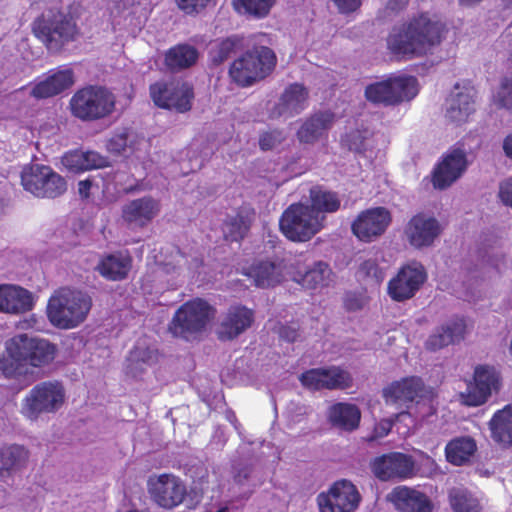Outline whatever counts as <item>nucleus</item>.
Segmentation results:
<instances>
[{"label": "nucleus", "instance_id": "79ce46f5", "mask_svg": "<svg viewBox=\"0 0 512 512\" xmlns=\"http://www.w3.org/2000/svg\"><path fill=\"white\" fill-rule=\"evenodd\" d=\"M448 498L454 512H481L482 510L479 501L466 488L450 489Z\"/></svg>", "mask_w": 512, "mask_h": 512}, {"label": "nucleus", "instance_id": "72a5a7b5", "mask_svg": "<svg viewBox=\"0 0 512 512\" xmlns=\"http://www.w3.org/2000/svg\"><path fill=\"white\" fill-rule=\"evenodd\" d=\"M477 452V443L471 436H457L445 446L444 453L447 462L454 466H464L471 463Z\"/></svg>", "mask_w": 512, "mask_h": 512}, {"label": "nucleus", "instance_id": "9b49d317", "mask_svg": "<svg viewBox=\"0 0 512 512\" xmlns=\"http://www.w3.org/2000/svg\"><path fill=\"white\" fill-rule=\"evenodd\" d=\"M65 390L58 381H44L35 385L25 397L23 414L35 420L42 413H54L64 403Z\"/></svg>", "mask_w": 512, "mask_h": 512}, {"label": "nucleus", "instance_id": "f3484780", "mask_svg": "<svg viewBox=\"0 0 512 512\" xmlns=\"http://www.w3.org/2000/svg\"><path fill=\"white\" fill-rule=\"evenodd\" d=\"M427 279L421 264L413 263L402 266L388 282L387 291L390 298L397 302L411 299L420 290Z\"/></svg>", "mask_w": 512, "mask_h": 512}, {"label": "nucleus", "instance_id": "aec40b11", "mask_svg": "<svg viewBox=\"0 0 512 512\" xmlns=\"http://www.w3.org/2000/svg\"><path fill=\"white\" fill-rule=\"evenodd\" d=\"M454 92L447 99L446 119L456 125L469 121L476 111L477 91L471 82L456 83Z\"/></svg>", "mask_w": 512, "mask_h": 512}, {"label": "nucleus", "instance_id": "ea45409f", "mask_svg": "<svg viewBox=\"0 0 512 512\" xmlns=\"http://www.w3.org/2000/svg\"><path fill=\"white\" fill-rule=\"evenodd\" d=\"M129 372L136 377L138 373H142L146 366L156 365L159 361V353L157 349L136 345L129 354Z\"/></svg>", "mask_w": 512, "mask_h": 512}, {"label": "nucleus", "instance_id": "6ab92c4d", "mask_svg": "<svg viewBox=\"0 0 512 512\" xmlns=\"http://www.w3.org/2000/svg\"><path fill=\"white\" fill-rule=\"evenodd\" d=\"M301 385L310 391L346 389L352 384L351 375L337 366L312 368L299 376Z\"/></svg>", "mask_w": 512, "mask_h": 512}, {"label": "nucleus", "instance_id": "20e7f679", "mask_svg": "<svg viewBox=\"0 0 512 512\" xmlns=\"http://www.w3.org/2000/svg\"><path fill=\"white\" fill-rule=\"evenodd\" d=\"M215 315L216 309L208 301L193 298L175 311L168 324V331L173 337L187 342L199 340Z\"/></svg>", "mask_w": 512, "mask_h": 512}, {"label": "nucleus", "instance_id": "f8f14e48", "mask_svg": "<svg viewBox=\"0 0 512 512\" xmlns=\"http://www.w3.org/2000/svg\"><path fill=\"white\" fill-rule=\"evenodd\" d=\"M468 154V149L463 140L450 147L433 169V186L443 190L459 179L470 164Z\"/></svg>", "mask_w": 512, "mask_h": 512}, {"label": "nucleus", "instance_id": "bf43d9fd", "mask_svg": "<svg viewBox=\"0 0 512 512\" xmlns=\"http://www.w3.org/2000/svg\"><path fill=\"white\" fill-rule=\"evenodd\" d=\"M409 4V0H387L383 13L387 16L397 15Z\"/></svg>", "mask_w": 512, "mask_h": 512}, {"label": "nucleus", "instance_id": "bb28decb", "mask_svg": "<svg viewBox=\"0 0 512 512\" xmlns=\"http://www.w3.org/2000/svg\"><path fill=\"white\" fill-rule=\"evenodd\" d=\"M308 97L309 92L303 84L292 83L281 94L272 114L277 117H294L307 107Z\"/></svg>", "mask_w": 512, "mask_h": 512}, {"label": "nucleus", "instance_id": "c756f323", "mask_svg": "<svg viewBox=\"0 0 512 512\" xmlns=\"http://www.w3.org/2000/svg\"><path fill=\"white\" fill-rule=\"evenodd\" d=\"M465 332V320L461 317H454L437 328L436 331L428 337L425 341V349L435 352L450 344L460 342L464 339Z\"/></svg>", "mask_w": 512, "mask_h": 512}, {"label": "nucleus", "instance_id": "6e6d98bb", "mask_svg": "<svg viewBox=\"0 0 512 512\" xmlns=\"http://www.w3.org/2000/svg\"><path fill=\"white\" fill-rule=\"evenodd\" d=\"M360 269L367 277L375 279L376 282H381L384 279V271L379 267L376 260H365Z\"/></svg>", "mask_w": 512, "mask_h": 512}, {"label": "nucleus", "instance_id": "f704fd0d", "mask_svg": "<svg viewBox=\"0 0 512 512\" xmlns=\"http://www.w3.org/2000/svg\"><path fill=\"white\" fill-rule=\"evenodd\" d=\"M316 216L336 213L341 207L339 193L323 185H314L309 190V204Z\"/></svg>", "mask_w": 512, "mask_h": 512}, {"label": "nucleus", "instance_id": "2f4dec72", "mask_svg": "<svg viewBox=\"0 0 512 512\" xmlns=\"http://www.w3.org/2000/svg\"><path fill=\"white\" fill-rule=\"evenodd\" d=\"M132 263V257L128 252L116 251L104 254L95 270L106 280L122 281L128 277Z\"/></svg>", "mask_w": 512, "mask_h": 512}, {"label": "nucleus", "instance_id": "49530a36", "mask_svg": "<svg viewBox=\"0 0 512 512\" xmlns=\"http://www.w3.org/2000/svg\"><path fill=\"white\" fill-rule=\"evenodd\" d=\"M276 0H233L232 4L237 12H244L258 18L266 17Z\"/></svg>", "mask_w": 512, "mask_h": 512}, {"label": "nucleus", "instance_id": "a19ab883", "mask_svg": "<svg viewBox=\"0 0 512 512\" xmlns=\"http://www.w3.org/2000/svg\"><path fill=\"white\" fill-rule=\"evenodd\" d=\"M243 37L232 35L215 41L209 51V57L214 65H220L233 54L242 49Z\"/></svg>", "mask_w": 512, "mask_h": 512}, {"label": "nucleus", "instance_id": "c03bdc74", "mask_svg": "<svg viewBox=\"0 0 512 512\" xmlns=\"http://www.w3.org/2000/svg\"><path fill=\"white\" fill-rule=\"evenodd\" d=\"M175 81H158L150 85V97L156 106L167 109L174 104L171 98L173 93H182L181 90L174 88Z\"/></svg>", "mask_w": 512, "mask_h": 512}, {"label": "nucleus", "instance_id": "4468645a", "mask_svg": "<svg viewBox=\"0 0 512 512\" xmlns=\"http://www.w3.org/2000/svg\"><path fill=\"white\" fill-rule=\"evenodd\" d=\"M501 383V374L494 366L477 365L473 380L467 384V390L462 394L464 403L474 407L484 404L493 392L500 390Z\"/></svg>", "mask_w": 512, "mask_h": 512}, {"label": "nucleus", "instance_id": "09e8293b", "mask_svg": "<svg viewBox=\"0 0 512 512\" xmlns=\"http://www.w3.org/2000/svg\"><path fill=\"white\" fill-rule=\"evenodd\" d=\"M284 136L281 130L273 129L265 131L259 136V148L262 151H269L284 141Z\"/></svg>", "mask_w": 512, "mask_h": 512}, {"label": "nucleus", "instance_id": "412c9836", "mask_svg": "<svg viewBox=\"0 0 512 512\" xmlns=\"http://www.w3.org/2000/svg\"><path fill=\"white\" fill-rule=\"evenodd\" d=\"M441 231V225L435 217L420 212L410 218L404 234L411 246L420 249L431 246Z\"/></svg>", "mask_w": 512, "mask_h": 512}, {"label": "nucleus", "instance_id": "0eeeda50", "mask_svg": "<svg viewBox=\"0 0 512 512\" xmlns=\"http://www.w3.org/2000/svg\"><path fill=\"white\" fill-rule=\"evenodd\" d=\"M324 216H316L308 204L297 202L290 204L279 219L281 233L291 242L310 241L324 228Z\"/></svg>", "mask_w": 512, "mask_h": 512}, {"label": "nucleus", "instance_id": "58836bf2", "mask_svg": "<svg viewBox=\"0 0 512 512\" xmlns=\"http://www.w3.org/2000/svg\"><path fill=\"white\" fill-rule=\"evenodd\" d=\"M28 451L20 445L0 447V476L10 475L21 469L28 460Z\"/></svg>", "mask_w": 512, "mask_h": 512}, {"label": "nucleus", "instance_id": "3c124183", "mask_svg": "<svg viewBox=\"0 0 512 512\" xmlns=\"http://www.w3.org/2000/svg\"><path fill=\"white\" fill-rule=\"evenodd\" d=\"M128 135L117 133L112 135L106 142V149L114 155H120L127 147Z\"/></svg>", "mask_w": 512, "mask_h": 512}, {"label": "nucleus", "instance_id": "2eb2a0df", "mask_svg": "<svg viewBox=\"0 0 512 512\" xmlns=\"http://www.w3.org/2000/svg\"><path fill=\"white\" fill-rule=\"evenodd\" d=\"M360 501L357 487L346 479L334 482L326 493L317 496L320 512H354Z\"/></svg>", "mask_w": 512, "mask_h": 512}, {"label": "nucleus", "instance_id": "6e6552de", "mask_svg": "<svg viewBox=\"0 0 512 512\" xmlns=\"http://www.w3.org/2000/svg\"><path fill=\"white\" fill-rule=\"evenodd\" d=\"M33 33L50 52H59L78 34L75 21L60 11L42 14L33 23Z\"/></svg>", "mask_w": 512, "mask_h": 512}, {"label": "nucleus", "instance_id": "b1692460", "mask_svg": "<svg viewBox=\"0 0 512 512\" xmlns=\"http://www.w3.org/2000/svg\"><path fill=\"white\" fill-rule=\"evenodd\" d=\"M160 201L152 196L133 199L122 207V219L128 225L144 228L160 213Z\"/></svg>", "mask_w": 512, "mask_h": 512}, {"label": "nucleus", "instance_id": "c9c22d12", "mask_svg": "<svg viewBox=\"0 0 512 512\" xmlns=\"http://www.w3.org/2000/svg\"><path fill=\"white\" fill-rule=\"evenodd\" d=\"M199 58L196 47L179 43L170 47L164 55V64L170 72H179L194 66Z\"/></svg>", "mask_w": 512, "mask_h": 512}, {"label": "nucleus", "instance_id": "cd10ccee", "mask_svg": "<svg viewBox=\"0 0 512 512\" xmlns=\"http://www.w3.org/2000/svg\"><path fill=\"white\" fill-rule=\"evenodd\" d=\"M255 219V208L248 203L242 204L223 223L225 239L231 242L242 241L248 236Z\"/></svg>", "mask_w": 512, "mask_h": 512}, {"label": "nucleus", "instance_id": "a878e982", "mask_svg": "<svg viewBox=\"0 0 512 512\" xmlns=\"http://www.w3.org/2000/svg\"><path fill=\"white\" fill-rule=\"evenodd\" d=\"M74 84V72L70 68L52 70L34 84L30 95L35 99H47L61 94Z\"/></svg>", "mask_w": 512, "mask_h": 512}, {"label": "nucleus", "instance_id": "a211bd4d", "mask_svg": "<svg viewBox=\"0 0 512 512\" xmlns=\"http://www.w3.org/2000/svg\"><path fill=\"white\" fill-rule=\"evenodd\" d=\"M415 461L411 455L390 452L371 462L373 474L381 481L405 480L414 475Z\"/></svg>", "mask_w": 512, "mask_h": 512}, {"label": "nucleus", "instance_id": "7ed1b4c3", "mask_svg": "<svg viewBox=\"0 0 512 512\" xmlns=\"http://www.w3.org/2000/svg\"><path fill=\"white\" fill-rule=\"evenodd\" d=\"M91 306L92 300L87 294L62 287L49 298L46 312L54 327L71 329L86 319Z\"/></svg>", "mask_w": 512, "mask_h": 512}, {"label": "nucleus", "instance_id": "de8ad7c7", "mask_svg": "<svg viewBox=\"0 0 512 512\" xmlns=\"http://www.w3.org/2000/svg\"><path fill=\"white\" fill-rule=\"evenodd\" d=\"M85 152L81 150H72L66 152L62 157L63 165L73 173L86 171Z\"/></svg>", "mask_w": 512, "mask_h": 512}, {"label": "nucleus", "instance_id": "dca6fc26", "mask_svg": "<svg viewBox=\"0 0 512 512\" xmlns=\"http://www.w3.org/2000/svg\"><path fill=\"white\" fill-rule=\"evenodd\" d=\"M392 222L390 211L382 206L361 211L351 224L353 235L370 243L382 236Z\"/></svg>", "mask_w": 512, "mask_h": 512}, {"label": "nucleus", "instance_id": "f03ea898", "mask_svg": "<svg viewBox=\"0 0 512 512\" xmlns=\"http://www.w3.org/2000/svg\"><path fill=\"white\" fill-rule=\"evenodd\" d=\"M58 347L50 340L28 334H17L5 344L0 356V372L6 378H18L51 365Z\"/></svg>", "mask_w": 512, "mask_h": 512}, {"label": "nucleus", "instance_id": "a18cd8bd", "mask_svg": "<svg viewBox=\"0 0 512 512\" xmlns=\"http://www.w3.org/2000/svg\"><path fill=\"white\" fill-rule=\"evenodd\" d=\"M174 88L181 90L182 93H173L171 98L174 104L167 107V109L175 110L179 113L190 111L194 99L193 86L187 82L176 80Z\"/></svg>", "mask_w": 512, "mask_h": 512}, {"label": "nucleus", "instance_id": "052dcab7", "mask_svg": "<svg viewBox=\"0 0 512 512\" xmlns=\"http://www.w3.org/2000/svg\"><path fill=\"white\" fill-rule=\"evenodd\" d=\"M499 197L505 205L512 208V177L500 185Z\"/></svg>", "mask_w": 512, "mask_h": 512}, {"label": "nucleus", "instance_id": "5fc2aeb1", "mask_svg": "<svg viewBox=\"0 0 512 512\" xmlns=\"http://www.w3.org/2000/svg\"><path fill=\"white\" fill-rule=\"evenodd\" d=\"M300 325L298 322H290L280 325L278 334L281 339L293 343L299 338Z\"/></svg>", "mask_w": 512, "mask_h": 512}, {"label": "nucleus", "instance_id": "4d7b16f0", "mask_svg": "<svg viewBox=\"0 0 512 512\" xmlns=\"http://www.w3.org/2000/svg\"><path fill=\"white\" fill-rule=\"evenodd\" d=\"M394 421L392 419L380 420L373 429L372 435L368 438V441H375L377 439L387 436L392 430Z\"/></svg>", "mask_w": 512, "mask_h": 512}, {"label": "nucleus", "instance_id": "9d476101", "mask_svg": "<svg viewBox=\"0 0 512 512\" xmlns=\"http://www.w3.org/2000/svg\"><path fill=\"white\" fill-rule=\"evenodd\" d=\"M23 188L39 198H56L67 189L65 179L50 166L34 164L21 172Z\"/></svg>", "mask_w": 512, "mask_h": 512}, {"label": "nucleus", "instance_id": "69168bd1", "mask_svg": "<svg viewBox=\"0 0 512 512\" xmlns=\"http://www.w3.org/2000/svg\"><path fill=\"white\" fill-rule=\"evenodd\" d=\"M483 0H459L460 4L471 6L482 2Z\"/></svg>", "mask_w": 512, "mask_h": 512}, {"label": "nucleus", "instance_id": "e2e57ef3", "mask_svg": "<svg viewBox=\"0 0 512 512\" xmlns=\"http://www.w3.org/2000/svg\"><path fill=\"white\" fill-rule=\"evenodd\" d=\"M92 188V181L90 179L81 180L78 183V193L82 198H88Z\"/></svg>", "mask_w": 512, "mask_h": 512}, {"label": "nucleus", "instance_id": "37998d69", "mask_svg": "<svg viewBox=\"0 0 512 512\" xmlns=\"http://www.w3.org/2000/svg\"><path fill=\"white\" fill-rule=\"evenodd\" d=\"M332 270L323 261L314 263L302 276V285L308 289H317L328 286Z\"/></svg>", "mask_w": 512, "mask_h": 512}, {"label": "nucleus", "instance_id": "423d86ee", "mask_svg": "<svg viewBox=\"0 0 512 512\" xmlns=\"http://www.w3.org/2000/svg\"><path fill=\"white\" fill-rule=\"evenodd\" d=\"M276 63L277 58L271 48L255 47L232 62L229 75L239 86L248 87L270 75Z\"/></svg>", "mask_w": 512, "mask_h": 512}, {"label": "nucleus", "instance_id": "c85d7f7f", "mask_svg": "<svg viewBox=\"0 0 512 512\" xmlns=\"http://www.w3.org/2000/svg\"><path fill=\"white\" fill-rule=\"evenodd\" d=\"M34 299L32 293L20 286L0 285V312L22 314L32 310Z\"/></svg>", "mask_w": 512, "mask_h": 512}, {"label": "nucleus", "instance_id": "338daca9", "mask_svg": "<svg viewBox=\"0 0 512 512\" xmlns=\"http://www.w3.org/2000/svg\"><path fill=\"white\" fill-rule=\"evenodd\" d=\"M127 512H139V511H137V510H129Z\"/></svg>", "mask_w": 512, "mask_h": 512}, {"label": "nucleus", "instance_id": "864d4df0", "mask_svg": "<svg viewBox=\"0 0 512 512\" xmlns=\"http://www.w3.org/2000/svg\"><path fill=\"white\" fill-rule=\"evenodd\" d=\"M85 168L86 171L92 169H100L108 166L109 161L107 157L101 155L96 151H86L85 152Z\"/></svg>", "mask_w": 512, "mask_h": 512}, {"label": "nucleus", "instance_id": "4be33fe9", "mask_svg": "<svg viewBox=\"0 0 512 512\" xmlns=\"http://www.w3.org/2000/svg\"><path fill=\"white\" fill-rule=\"evenodd\" d=\"M255 320L254 311L244 305L230 306L221 319L216 334L220 341H232L247 331Z\"/></svg>", "mask_w": 512, "mask_h": 512}, {"label": "nucleus", "instance_id": "393cba45", "mask_svg": "<svg viewBox=\"0 0 512 512\" xmlns=\"http://www.w3.org/2000/svg\"><path fill=\"white\" fill-rule=\"evenodd\" d=\"M425 389L424 382L418 376L404 377L393 381L383 389L382 396L387 404L404 405L408 407Z\"/></svg>", "mask_w": 512, "mask_h": 512}, {"label": "nucleus", "instance_id": "680f3d73", "mask_svg": "<svg viewBox=\"0 0 512 512\" xmlns=\"http://www.w3.org/2000/svg\"><path fill=\"white\" fill-rule=\"evenodd\" d=\"M253 468L249 464L241 465L234 473L233 480L238 485H243L251 477Z\"/></svg>", "mask_w": 512, "mask_h": 512}, {"label": "nucleus", "instance_id": "7c9ffc66", "mask_svg": "<svg viewBox=\"0 0 512 512\" xmlns=\"http://www.w3.org/2000/svg\"><path fill=\"white\" fill-rule=\"evenodd\" d=\"M244 274L253 279L255 286L259 288L274 287L280 284L284 278L281 263L270 259L254 261Z\"/></svg>", "mask_w": 512, "mask_h": 512}, {"label": "nucleus", "instance_id": "5701e85b", "mask_svg": "<svg viewBox=\"0 0 512 512\" xmlns=\"http://www.w3.org/2000/svg\"><path fill=\"white\" fill-rule=\"evenodd\" d=\"M398 512H433L431 499L422 491L399 485L394 487L386 497Z\"/></svg>", "mask_w": 512, "mask_h": 512}, {"label": "nucleus", "instance_id": "13d9d810", "mask_svg": "<svg viewBox=\"0 0 512 512\" xmlns=\"http://www.w3.org/2000/svg\"><path fill=\"white\" fill-rule=\"evenodd\" d=\"M340 14H350L361 7L362 0H330Z\"/></svg>", "mask_w": 512, "mask_h": 512}, {"label": "nucleus", "instance_id": "39448f33", "mask_svg": "<svg viewBox=\"0 0 512 512\" xmlns=\"http://www.w3.org/2000/svg\"><path fill=\"white\" fill-rule=\"evenodd\" d=\"M116 95L106 86L87 85L78 89L70 99L74 117L95 122L110 117L116 110Z\"/></svg>", "mask_w": 512, "mask_h": 512}, {"label": "nucleus", "instance_id": "473e14b6", "mask_svg": "<svg viewBox=\"0 0 512 512\" xmlns=\"http://www.w3.org/2000/svg\"><path fill=\"white\" fill-rule=\"evenodd\" d=\"M335 115L331 111H319L309 116L298 129L300 143L314 144L332 127Z\"/></svg>", "mask_w": 512, "mask_h": 512}, {"label": "nucleus", "instance_id": "603ef678", "mask_svg": "<svg viewBox=\"0 0 512 512\" xmlns=\"http://www.w3.org/2000/svg\"><path fill=\"white\" fill-rule=\"evenodd\" d=\"M498 96L500 105L508 110H512V76L505 77L502 80Z\"/></svg>", "mask_w": 512, "mask_h": 512}, {"label": "nucleus", "instance_id": "8fccbe9b", "mask_svg": "<svg viewBox=\"0 0 512 512\" xmlns=\"http://www.w3.org/2000/svg\"><path fill=\"white\" fill-rule=\"evenodd\" d=\"M213 0H176L178 8L187 15H196Z\"/></svg>", "mask_w": 512, "mask_h": 512}, {"label": "nucleus", "instance_id": "1a4fd4ad", "mask_svg": "<svg viewBox=\"0 0 512 512\" xmlns=\"http://www.w3.org/2000/svg\"><path fill=\"white\" fill-rule=\"evenodd\" d=\"M418 81L414 76L398 75L371 83L365 88V98L373 104L396 106L410 101L418 93Z\"/></svg>", "mask_w": 512, "mask_h": 512}, {"label": "nucleus", "instance_id": "f257e3e1", "mask_svg": "<svg viewBox=\"0 0 512 512\" xmlns=\"http://www.w3.org/2000/svg\"><path fill=\"white\" fill-rule=\"evenodd\" d=\"M446 25L420 13L401 25L394 26L387 37V48L395 56L405 59L422 57L442 42Z\"/></svg>", "mask_w": 512, "mask_h": 512}, {"label": "nucleus", "instance_id": "ddd939ff", "mask_svg": "<svg viewBox=\"0 0 512 512\" xmlns=\"http://www.w3.org/2000/svg\"><path fill=\"white\" fill-rule=\"evenodd\" d=\"M150 499L159 507L172 510L182 504L187 496L185 483L172 473L152 475L147 480Z\"/></svg>", "mask_w": 512, "mask_h": 512}, {"label": "nucleus", "instance_id": "0e129e2a", "mask_svg": "<svg viewBox=\"0 0 512 512\" xmlns=\"http://www.w3.org/2000/svg\"><path fill=\"white\" fill-rule=\"evenodd\" d=\"M503 150L506 156L512 159V133L505 137L503 141Z\"/></svg>", "mask_w": 512, "mask_h": 512}, {"label": "nucleus", "instance_id": "e433bc0d", "mask_svg": "<svg viewBox=\"0 0 512 512\" xmlns=\"http://www.w3.org/2000/svg\"><path fill=\"white\" fill-rule=\"evenodd\" d=\"M328 418L332 426L351 432L358 428L361 412L355 404L338 402L329 408Z\"/></svg>", "mask_w": 512, "mask_h": 512}, {"label": "nucleus", "instance_id": "4c0bfd02", "mask_svg": "<svg viewBox=\"0 0 512 512\" xmlns=\"http://www.w3.org/2000/svg\"><path fill=\"white\" fill-rule=\"evenodd\" d=\"M492 439L504 446H512V404L494 413L489 422Z\"/></svg>", "mask_w": 512, "mask_h": 512}]
</instances>
